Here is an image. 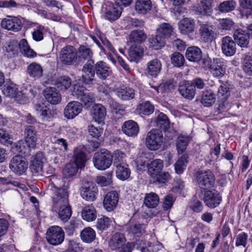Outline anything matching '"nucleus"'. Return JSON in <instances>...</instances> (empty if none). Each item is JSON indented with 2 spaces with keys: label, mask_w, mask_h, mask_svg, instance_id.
Instances as JSON below:
<instances>
[{
  "label": "nucleus",
  "mask_w": 252,
  "mask_h": 252,
  "mask_svg": "<svg viewBox=\"0 0 252 252\" xmlns=\"http://www.w3.org/2000/svg\"><path fill=\"white\" fill-rule=\"evenodd\" d=\"M51 188L53 192L52 211L57 213L59 218L63 221L66 222L72 214L68 192L64 189L56 187L53 183L51 184Z\"/></svg>",
  "instance_id": "1"
},
{
  "label": "nucleus",
  "mask_w": 252,
  "mask_h": 252,
  "mask_svg": "<svg viewBox=\"0 0 252 252\" xmlns=\"http://www.w3.org/2000/svg\"><path fill=\"white\" fill-rule=\"evenodd\" d=\"M37 131L32 126H26L25 128V141L15 143L12 148L13 152L23 154L25 157L31 155V149L36 147L37 140Z\"/></svg>",
  "instance_id": "2"
},
{
  "label": "nucleus",
  "mask_w": 252,
  "mask_h": 252,
  "mask_svg": "<svg viewBox=\"0 0 252 252\" xmlns=\"http://www.w3.org/2000/svg\"><path fill=\"white\" fill-rule=\"evenodd\" d=\"M163 142L162 132L158 129H152L149 131L145 139V144L148 149L156 151L160 148Z\"/></svg>",
  "instance_id": "3"
},
{
  "label": "nucleus",
  "mask_w": 252,
  "mask_h": 252,
  "mask_svg": "<svg viewBox=\"0 0 252 252\" xmlns=\"http://www.w3.org/2000/svg\"><path fill=\"white\" fill-rule=\"evenodd\" d=\"M94 166L99 170H105L112 164V156L107 150L102 149L96 152L93 157Z\"/></svg>",
  "instance_id": "4"
},
{
  "label": "nucleus",
  "mask_w": 252,
  "mask_h": 252,
  "mask_svg": "<svg viewBox=\"0 0 252 252\" xmlns=\"http://www.w3.org/2000/svg\"><path fill=\"white\" fill-rule=\"evenodd\" d=\"M47 242L51 245L57 246L62 243L64 239V233L61 227L53 226L49 227L46 233Z\"/></svg>",
  "instance_id": "5"
},
{
  "label": "nucleus",
  "mask_w": 252,
  "mask_h": 252,
  "mask_svg": "<svg viewBox=\"0 0 252 252\" xmlns=\"http://www.w3.org/2000/svg\"><path fill=\"white\" fill-rule=\"evenodd\" d=\"M98 189L95 184L91 181H85L80 189V195L83 199L88 201H93L96 199Z\"/></svg>",
  "instance_id": "6"
},
{
  "label": "nucleus",
  "mask_w": 252,
  "mask_h": 252,
  "mask_svg": "<svg viewBox=\"0 0 252 252\" xmlns=\"http://www.w3.org/2000/svg\"><path fill=\"white\" fill-rule=\"evenodd\" d=\"M198 33L200 39L205 43L211 42L216 35L214 26L207 23L199 25Z\"/></svg>",
  "instance_id": "7"
},
{
  "label": "nucleus",
  "mask_w": 252,
  "mask_h": 252,
  "mask_svg": "<svg viewBox=\"0 0 252 252\" xmlns=\"http://www.w3.org/2000/svg\"><path fill=\"white\" fill-rule=\"evenodd\" d=\"M60 59L61 62L65 65H70L77 60V53L72 46L68 45L62 49L60 53Z\"/></svg>",
  "instance_id": "8"
},
{
  "label": "nucleus",
  "mask_w": 252,
  "mask_h": 252,
  "mask_svg": "<svg viewBox=\"0 0 252 252\" xmlns=\"http://www.w3.org/2000/svg\"><path fill=\"white\" fill-rule=\"evenodd\" d=\"M214 0H197L193 10L202 16H210L213 12Z\"/></svg>",
  "instance_id": "9"
},
{
  "label": "nucleus",
  "mask_w": 252,
  "mask_h": 252,
  "mask_svg": "<svg viewBox=\"0 0 252 252\" xmlns=\"http://www.w3.org/2000/svg\"><path fill=\"white\" fill-rule=\"evenodd\" d=\"M82 81L87 85L93 83L95 76V64L93 60L87 61L82 69Z\"/></svg>",
  "instance_id": "10"
},
{
  "label": "nucleus",
  "mask_w": 252,
  "mask_h": 252,
  "mask_svg": "<svg viewBox=\"0 0 252 252\" xmlns=\"http://www.w3.org/2000/svg\"><path fill=\"white\" fill-rule=\"evenodd\" d=\"M202 200L206 206L214 209L220 204L222 198L221 196L217 192L206 190L204 191Z\"/></svg>",
  "instance_id": "11"
},
{
  "label": "nucleus",
  "mask_w": 252,
  "mask_h": 252,
  "mask_svg": "<svg viewBox=\"0 0 252 252\" xmlns=\"http://www.w3.org/2000/svg\"><path fill=\"white\" fill-rule=\"evenodd\" d=\"M208 66L215 77L220 78L225 74L226 65L225 62L220 59H214L212 64L208 63Z\"/></svg>",
  "instance_id": "12"
},
{
  "label": "nucleus",
  "mask_w": 252,
  "mask_h": 252,
  "mask_svg": "<svg viewBox=\"0 0 252 252\" xmlns=\"http://www.w3.org/2000/svg\"><path fill=\"white\" fill-rule=\"evenodd\" d=\"M28 167V162L25 161L23 156L16 155L11 160L9 163V168L13 172L24 173Z\"/></svg>",
  "instance_id": "13"
},
{
  "label": "nucleus",
  "mask_w": 252,
  "mask_h": 252,
  "mask_svg": "<svg viewBox=\"0 0 252 252\" xmlns=\"http://www.w3.org/2000/svg\"><path fill=\"white\" fill-rule=\"evenodd\" d=\"M178 91L185 98L192 99L194 97L196 90L191 81L183 80L179 83Z\"/></svg>",
  "instance_id": "14"
},
{
  "label": "nucleus",
  "mask_w": 252,
  "mask_h": 252,
  "mask_svg": "<svg viewBox=\"0 0 252 252\" xmlns=\"http://www.w3.org/2000/svg\"><path fill=\"white\" fill-rule=\"evenodd\" d=\"M1 26L4 29L15 32L19 31L22 27L21 20L11 16H7L3 19L1 22Z\"/></svg>",
  "instance_id": "15"
},
{
  "label": "nucleus",
  "mask_w": 252,
  "mask_h": 252,
  "mask_svg": "<svg viewBox=\"0 0 252 252\" xmlns=\"http://www.w3.org/2000/svg\"><path fill=\"white\" fill-rule=\"evenodd\" d=\"M82 104L78 101H72L65 106L63 115L67 119H72L77 116L82 111Z\"/></svg>",
  "instance_id": "16"
},
{
  "label": "nucleus",
  "mask_w": 252,
  "mask_h": 252,
  "mask_svg": "<svg viewBox=\"0 0 252 252\" xmlns=\"http://www.w3.org/2000/svg\"><path fill=\"white\" fill-rule=\"evenodd\" d=\"M196 180L199 187L205 190L212 188L215 182L214 174H198Z\"/></svg>",
  "instance_id": "17"
},
{
  "label": "nucleus",
  "mask_w": 252,
  "mask_h": 252,
  "mask_svg": "<svg viewBox=\"0 0 252 252\" xmlns=\"http://www.w3.org/2000/svg\"><path fill=\"white\" fill-rule=\"evenodd\" d=\"M115 91L117 96L122 100L129 101L135 97V90L129 86H120Z\"/></svg>",
  "instance_id": "18"
},
{
  "label": "nucleus",
  "mask_w": 252,
  "mask_h": 252,
  "mask_svg": "<svg viewBox=\"0 0 252 252\" xmlns=\"http://www.w3.org/2000/svg\"><path fill=\"white\" fill-rule=\"evenodd\" d=\"M91 37L102 52L106 53L107 51H109L115 53L116 51L115 48L104 35L100 34L97 37L94 36Z\"/></svg>",
  "instance_id": "19"
},
{
  "label": "nucleus",
  "mask_w": 252,
  "mask_h": 252,
  "mask_svg": "<svg viewBox=\"0 0 252 252\" xmlns=\"http://www.w3.org/2000/svg\"><path fill=\"white\" fill-rule=\"evenodd\" d=\"M118 200L119 195L117 191H110L104 196L103 206L107 211H112L116 207Z\"/></svg>",
  "instance_id": "20"
},
{
  "label": "nucleus",
  "mask_w": 252,
  "mask_h": 252,
  "mask_svg": "<svg viewBox=\"0 0 252 252\" xmlns=\"http://www.w3.org/2000/svg\"><path fill=\"white\" fill-rule=\"evenodd\" d=\"M122 13V7L117 4H109L105 8L104 16L105 18L110 21L118 19Z\"/></svg>",
  "instance_id": "21"
},
{
  "label": "nucleus",
  "mask_w": 252,
  "mask_h": 252,
  "mask_svg": "<svg viewBox=\"0 0 252 252\" xmlns=\"http://www.w3.org/2000/svg\"><path fill=\"white\" fill-rule=\"evenodd\" d=\"M124 133L129 137H135L139 132V127L136 122L128 120L124 123L122 126Z\"/></svg>",
  "instance_id": "22"
},
{
  "label": "nucleus",
  "mask_w": 252,
  "mask_h": 252,
  "mask_svg": "<svg viewBox=\"0 0 252 252\" xmlns=\"http://www.w3.org/2000/svg\"><path fill=\"white\" fill-rule=\"evenodd\" d=\"M43 94L46 100L52 104L59 103L62 99L60 92L54 87L46 88L43 92Z\"/></svg>",
  "instance_id": "23"
},
{
  "label": "nucleus",
  "mask_w": 252,
  "mask_h": 252,
  "mask_svg": "<svg viewBox=\"0 0 252 252\" xmlns=\"http://www.w3.org/2000/svg\"><path fill=\"white\" fill-rule=\"evenodd\" d=\"M221 50L222 53L227 56H231L235 54L236 44L231 37L226 36L222 38Z\"/></svg>",
  "instance_id": "24"
},
{
  "label": "nucleus",
  "mask_w": 252,
  "mask_h": 252,
  "mask_svg": "<svg viewBox=\"0 0 252 252\" xmlns=\"http://www.w3.org/2000/svg\"><path fill=\"white\" fill-rule=\"evenodd\" d=\"M133 246L139 250L141 252H157L159 250L157 246L151 242H147L142 239L136 240Z\"/></svg>",
  "instance_id": "25"
},
{
  "label": "nucleus",
  "mask_w": 252,
  "mask_h": 252,
  "mask_svg": "<svg viewBox=\"0 0 252 252\" xmlns=\"http://www.w3.org/2000/svg\"><path fill=\"white\" fill-rule=\"evenodd\" d=\"M34 108L43 120H48L53 117L54 111L46 103L39 102L35 105Z\"/></svg>",
  "instance_id": "26"
},
{
  "label": "nucleus",
  "mask_w": 252,
  "mask_h": 252,
  "mask_svg": "<svg viewBox=\"0 0 252 252\" xmlns=\"http://www.w3.org/2000/svg\"><path fill=\"white\" fill-rule=\"evenodd\" d=\"M27 73L31 78L38 79L42 76L43 68L40 64L32 62L28 65Z\"/></svg>",
  "instance_id": "27"
},
{
  "label": "nucleus",
  "mask_w": 252,
  "mask_h": 252,
  "mask_svg": "<svg viewBox=\"0 0 252 252\" xmlns=\"http://www.w3.org/2000/svg\"><path fill=\"white\" fill-rule=\"evenodd\" d=\"M126 239L125 235L117 232L112 235L109 241V246L112 250H116L122 247L125 244Z\"/></svg>",
  "instance_id": "28"
},
{
  "label": "nucleus",
  "mask_w": 252,
  "mask_h": 252,
  "mask_svg": "<svg viewBox=\"0 0 252 252\" xmlns=\"http://www.w3.org/2000/svg\"><path fill=\"white\" fill-rule=\"evenodd\" d=\"M43 155L42 152H37L31 160L30 168L32 173H38L42 172Z\"/></svg>",
  "instance_id": "29"
},
{
  "label": "nucleus",
  "mask_w": 252,
  "mask_h": 252,
  "mask_svg": "<svg viewBox=\"0 0 252 252\" xmlns=\"http://www.w3.org/2000/svg\"><path fill=\"white\" fill-rule=\"evenodd\" d=\"M249 35L242 29L235 31L233 33L234 42L241 47H247L249 44Z\"/></svg>",
  "instance_id": "30"
},
{
  "label": "nucleus",
  "mask_w": 252,
  "mask_h": 252,
  "mask_svg": "<svg viewBox=\"0 0 252 252\" xmlns=\"http://www.w3.org/2000/svg\"><path fill=\"white\" fill-rule=\"evenodd\" d=\"M93 119L98 123L103 122L106 115V109L100 104H95L92 110Z\"/></svg>",
  "instance_id": "31"
},
{
  "label": "nucleus",
  "mask_w": 252,
  "mask_h": 252,
  "mask_svg": "<svg viewBox=\"0 0 252 252\" xmlns=\"http://www.w3.org/2000/svg\"><path fill=\"white\" fill-rule=\"evenodd\" d=\"M95 71L96 75L102 80H105L111 73L109 67L103 61L98 62L95 64Z\"/></svg>",
  "instance_id": "32"
},
{
  "label": "nucleus",
  "mask_w": 252,
  "mask_h": 252,
  "mask_svg": "<svg viewBox=\"0 0 252 252\" xmlns=\"http://www.w3.org/2000/svg\"><path fill=\"white\" fill-rule=\"evenodd\" d=\"M152 6L151 0H137L135 3L134 8L137 13L145 15L151 10Z\"/></svg>",
  "instance_id": "33"
},
{
  "label": "nucleus",
  "mask_w": 252,
  "mask_h": 252,
  "mask_svg": "<svg viewBox=\"0 0 252 252\" xmlns=\"http://www.w3.org/2000/svg\"><path fill=\"white\" fill-rule=\"evenodd\" d=\"M179 29L182 34H187L192 32L194 29V20L190 18H184L179 24Z\"/></svg>",
  "instance_id": "34"
},
{
  "label": "nucleus",
  "mask_w": 252,
  "mask_h": 252,
  "mask_svg": "<svg viewBox=\"0 0 252 252\" xmlns=\"http://www.w3.org/2000/svg\"><path fill=\"white\" fill-rule=\"evenodd\" d=\"M186 57L188 60L192 62H198L202 58V52L197 47H189L186 52Z\"/></svg>",
  "instance_id": "35"
},
{
  "label": "nucleus",
  "mask_w": 252,
  "mask_h": 252,
  "mask_svg": "<svg viewBox=\"0 0 252 252\" xmlns=\"http://www.w3.org/2000/svg\"><path fill=\"white\" fill-rule=\"evenodd\" d=\"M161 69V63L158 59H155L147 63V73L152 77H156L160 73Z\"/></svg>",
  "instance_id": "36"
},
{
  "label": "nucleus",
  "mask_w": 252,
  "mask_h": 252,
  "mask_svg": "<svg viewBox=\"0 0 252 252\" xmlns=\"http://www.w3.org/2000/svg\"><path fill=\"white\" fill-rule=\"evenodd\" d=\"M157 33L158 36L164 39L170 37L174 33V28L169 23H163L158 25L157 29Z\"/></svg>",
  "instance_id": "37"
},
{
  "label": "nucleus",
  "mask_w": 252,
  "mask_h": 252,
  "mask_svg": "<svg viewBox=\"0 0 252 252\" xmlns=\"http://www.w3.org/2000/svg\"><path fill=\"white\" fill-rule=\"evenodd\" d=\"M128 59L131 62H138L143 54V49L139 45L131 46L128 51Z\"/></svg>",
  "instance_id": "38"
},
{
  "label": "nucleus",
  "mask_w": 252,
  "mask_h": 252,
  "mask_svg": "<svg viewBox=\"0 0 252 252\" xmlns=\"http://www.w3.org/2000/svg\"><path fill=\"white\" fill-rule=\"evenodd\" d=\"M127 231L134 237H140L145 232V227L143 224L130 221Z\"/></svg>",
  "instance_id": "39"
},
{
  "label": "nucleus",
  "mask_w": 252,
  "mask_h": 252,
  "mask_svg": "<svg viewBox=\"0 0 252 252\" xmlns=\"http://www.w3.org/2000/svg\"><path fill=\"white\" fill-rule=\"evenodd\" d=\"M147 38L146 34L142 30H133L129 35V41L130 43L141 44Z\"/></svg>",
  "instance_id": "40"
},
{
  "label": "nucleus",
  "mask_w": 252,
  "mask_h": 252,
  "mask_svg": "<svg viewBox=\"0 0 252 252\" xmlns=\"http://www.w3.org/2000/svg\"><path fill=\"white\" fill-rule=\"evenodd\" d=\"M82 217L83 220L87 221H92L96 218V211L93 206H85L82 210Z\"/></svg>",
  "instance_id": "41"
},
{
  "label": "nucleus",
  "mask_w": 252,
  "mask_h": 252,
  "mask_svg": "<svg viewBox=\"0 0 252 252\" xmlns=\"http://www.w3.org/2000/svg\"><path fill=\"white\" fill-rule=\"evenodd\" d=\"M155 123L156 126L164 131L166 130L170 126L169 120L163 113L158 114Z\"/></svg>",
  "instance_id": "42"
},
{
  "label": "nucleus",
  "mask_w": 252,
  "mask_h": 252,
  "mask_svg": "<svg viewBox=\"0 0 252 252\" xmlns=\"http://www.w3.org/2000/svg\"><path fill=\"white\" fill-rule=\"evenodd\" d=\"M80 237L84 242L91 243L95 240L96 233L93 228L88 227L84 228L81 231Z\"/></svg>",
  "instance_id": "43"
},
{
  "label": "nucleus",
  "mask_w": 252,
  "mask_h": 252,
  "mask_svg": "<svg viewBox=\"0 0 252 252\" xmlns=\"http://www.w3.org/2000/svg\"><path fill=\"white\" fill-rule=\"evenodd\" d=\"M19 49L22 54L28 58H33L36 56V53L30 48L26 39H22L19 43Z\"/></svg>",
  "instance_id": "44"
},
{
  "label": "nucleus",
  "mask_w": 252,
  "mask_h": 252,
  "mask_svg": "<svg viewBox=\"0 0 252 252\" xmlns=\"http://www.w3.org/2000/svg\"><path fill=\"white\" fill-rule=\"evenodd\" d=\"M189 140V136L180 135L178 137L176 141V146L178 154H182L185 151Z\"/></svg>",
  "instance_id": "45"
},
{
  "label": "nucleus",
  "mask_w": 252,
  "mask_h": 252,
  "mask_svg": "<svg viewBox=\"0 0 252 252\" xmlns=\"http://www.w3.org/2000/svg\"><path fill=\"white\" fill-rule=\"evenodd\" d=\"M216 101L215 94L211 91L203 92L201 99V103L205 107L211 106Z\"/></svg>",
  "instance_id": "46"
},
{
  "label": "nucleus",
  "mask_w": 252,
  "mask_h": 252,
  "mask_svg": "<svg viewBox=\"0 0 252 252\" xmlns=\"http://www.w3.org/2000/svg\"><path fill=\"white\" fill-rule=\"evenodd\" d=\"M159 200L158 196L157 194L151 192L146 195L144 203L149 208H154L158 204Z\"/></svg>",
  "instance_id": "47"
},
{
  "label": "nucleus",
  "mask_w": 252,
  "mask_h": 252,
  "mask_svg": "<svg viewBox=\"0 0 252 252\" xmlns=\"http://www.w3.org/2000/svg\"><path fill=\"white\" fill-rule=\"evenodd\" d=\"M242 63L245 72L249 76H252V55L250 53L244 55Z\"/></svg>",
  "instance_id": "48"
},
{
  "label": "nucleus",
  "mask_w": 252,
  "mask_h": 252,
  "mask_svg": "<svg viewBox=\"0 0 252 252\" xmlns=\"http://www.w3.org/2000/svg\"><path fill=\"white\" fill-rule=\"evenodd\" d=\"M165 39L158 36L156 32V35L150 37L149 42L150 47L153 48L155 50H158L163 47L165 44Z\"/></svg>",
  "instance_id": "49"
},
{
  "label": "nucleus",
  "mask_w": 252,
  "mask_h": 252,
  "mask_svg": "<svg viewBox=\"0 0 252 252\" xmlns=\"http://www.w3.org/2000/svg\"><path fill=\"white\" fill-rule=\"evenodd\" d=\"M56 86L61 91L67 90L71 85V80L66 76L58 78L55 83Z\"/></svg>",
  "instance_id": "50"
},
{
  "label": "nucleus",
  "mask_w": 252,
  "mask_h": 252,
  "mask_svg": "<svg viewBox=\"0 0 252 252\" xmlns=\"http://www.w3.org/2000/svg\"><path fill=\"white\" fill-rule=\"evenodd\" d=\"M163 167V162L159 159H155L149 164L147 168L148 173H161Z\"/></svg>",
  "instance_id": "51"
},
{
  "label": "nucleus",
  "mask_w": 252,
  "mask_h": 252,
  "mask_svg": "<svg viewBox=\"0 0 252 252\" xmlns=\"http://www.w3.org/2000/svg\"><path fill=\"white\" fill-rule=\"evenodd\" d=\"M236 6V2L234 0H227L224 1L218 5L219 11L221 13H227L233 11Z\"/></svg>",
  "instance_id": "52"
},
{
  "label": "nucleus",
  "mask_w": 252,
  "mask_h": 252,
  "mask_svg": "<svg viewBox=\"0 0 252 252\" xmlns=\"http://www.w3.org/2000/svg\"><path fill=\"white\" fill-rule=\"evenodd\" d=\"M154 108V106L149 101H146L138 106L137 110L140 114L148 116L153 113Z\"/></svg>",
  "instance_id": "53"
},
{
  "label": "nucleus",
  "mask_w": 252,
  "mask_h": 252,
  "mask_svg": "<svg viewBox=\"0 0 252 252\" xmlns=\"http://www.w3.org/2000/svg\"><path fill=\"white\" fill-rule=\"evenodd\" d=\"M146 155V153H142L140 156L136 158L135 163L137 172H144L146 170L147 166L146 162L148 161Z\"/></svg>",
  "instance_id": "54"
},
{
  "label": "nucleus",
  "mask_w": 252,
  "mask_h": 252,
  "mask_svg": "<svg viewBox=\"0 0 252 252\" xmlns=\"http://www.w3.org/2000/svg\"><path fill=\"white\" fill-rule=\"evenodd\" d=\"M112 220L110 218L102 216L98 218L96 224L97 229L103 231L107 229L111 225Z\"/></svg>",
  "instance_id": "55"
},
{
  "label": "nucleus",
  "mask_w": 252,
  "mask_h": 252,
  "mask_svg": "<svg viewBox=\"0 0 252 252\" xmlns=\"http://www.w3.org/2000/svg\"><path fill=\"white\" fill-rule=\"evenodd\" d=\"M151 183L156 184H164L169 181L170 179V174H150Z\"/></svg>",
  "instance_id": "56"
},
{
  "label": "nucleus",
  "mask_w": 252,
  "mask_h": 252,
  "mask_svg": "<svg viewBox=\"0 0 252 252\" xmlns=\"http://www.w3.org/2000/svg\"><path fill=\"white\" fill-rule=\"evenodd\" d=\"M170 60L171 63L174 66L178 67L182 66L185 62L184 56L179 52L173 53L170 57Z\"/></svg>",
  "instance_id": "57"
},
{
  "label": "nucleus",
  "mask_w": 252,
  "mask_h": 252,
  "mask_svg": "<svg viewBox=\"0 0 252 252\" xmlns=\"http://www.w3.org/2000/svg\"><path fill=\"white\" fill-rule=\"evenodd\" d=\"M188 155L186 154L183 155L175 164V169L177 173L183 172L188 163Z\"/></svg>",
  "instance_id": "58"
},
{
  "label": "nucleus",
  "mask_w": 252,
  "mask_h": 252,
  "mask_svg": "<svg viewBox=\"0 0 252 252\" xmlns=\"http://www.w3.org/2000/svg\"><path fill=\"white\" fill-rule=\"evenodd\" d=\"M86 161V156L84 152L82 151L76 152L75 154V160L74 162L76 163L80 167V172L82 169L84 168Z\"/></svg>",
  "instance_id": "59"
},
{
  "label": "nucleus",
  "mask_w": 252,
  "mask_h": 252,
  "mask_svg": "<svg viewBox=\"0 0 252 252\" xmlns=\"http://www.w3.org/2000/svg\"><path fill=\"white\" fill-rule=\"evenodd\" d=\"M80 224L81 222L79 220H71L70 221L64 226L66 233L68 235H73Z\"/></svg>",
  "instance_id": "60"
},
{
  "label": "nucleus",
  "mask_w": 252,
  "mask_h": 252,
  "mask_svg": "<svg viewBox=\"0 0 252 252\" xmlns=\"http://www.w3.org/2000/svg\"><path fill=\"white\" fill-rule=\"evenodd\" d=\"M176 200V197L172 194H169L165 195L163 198L162 202V208L164 211L170 210Z\"/></svg>",
  "instance_id": "61"
},
{
  "label": "nucleus",
  "mask_w": 252,
  "mask_h": 252,
  "mask_svg": "<svg viewBox=\"0 0 252 252\" xmlns=\"http://www.w3.org/2000/svg\"><path fill=\"white\" fill-rule=\"evenodd\" d=\"M79 58L84 60H92L91 59L93 55L91 49L84 45L80 46L78 49Z\"/></svg>",
  "instance_id": "62"
},
{
  "label": "nucleus",
  "mask_w": 252,
  "mask_h": 252,
  "mask_svg": "<svg viewBox=\"0 0 252 252\" xmlns=\"http://www.w3.org/2000/svg\"><path fill=\"white\" fill-rule=\"evenodd\" d=\"M112 174H105V176H98L96 179V182L101 187H106L111 185Z\"/></svg>",
  "instance_id": "63"
},
{
  "label": "nucleus",
  "mask_w": 252,
  "mask_h": 252,
  "mask_svg": "<svg viewBox=\"0 0 252 252\" xmlns=\"http://www.w3.org/2000/svg\"><path fill=\"white\" fill-rule=\"evenodd\" d=\"M236 247L243 246L245 247L247 244L248 235L243 232L236 236Z\"/></svg>",
  "instance_id": "64"
}]
</instances>
